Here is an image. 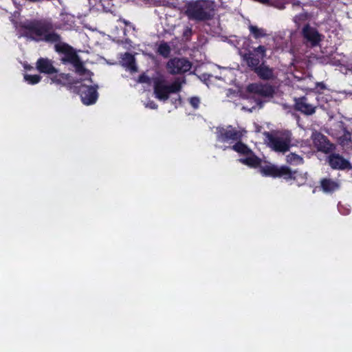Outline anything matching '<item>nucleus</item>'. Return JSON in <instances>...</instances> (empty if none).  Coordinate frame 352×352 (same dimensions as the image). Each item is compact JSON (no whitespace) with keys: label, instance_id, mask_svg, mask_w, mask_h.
<instances>
[{"label":"nucleus","instance_id":"4468645a","mask_svg":"<svg viewBox=\"0 0 352 352\" xmlns=\"http://www.w3.org/2000/svg\"><path fill=\"white\" fill-rule=\"evenodd\" d=\"M248 91L265 98H272L275 93L274 88L270 84L252 83L248 85Z\"/></svg>","mask_w":352,"mask_h":352},{"label":"nucleus","instance_id":"5701e85b","mask_svg":"<svg viewBox=\"0 0 352 352\" xmlns=\"http://www.w3.org/2000/svg\"><path fill=\"white\" fill-rule=\"evenodd\" d=\"M249 30L251 34H252L253 37L256 39L265 37L266 36L265 30L263 28H259L256 25H250Z\"/></svg>","mask_w":352,"mask_h":352},{"label":"nucleus","instance_id":"2f4dec72","mask_svg":"<svg viewBox=\"0 0 352 352\" xmlns=\"http://www.w3.org/2000/svg\"><path fill=\"white\" fill-rule=\"evenodd\" d=\"M256 103H257L258 105H260V107H262V105H263V102H262L261 100L257 101V102H256Z\"/></svg>","mask_w":352,"mask_h":352},{"label":"nucleus","instance_id":"f3484780","mask_svg":"<svg viewBox=\"0 0 352 352\" xmlns=\"http://www.w3.org/2000/svg\"><path fill=\"white\" fill-rule=\"evenodd\" d=\"M252 72L263 80H270L275 78L273 68L265 65V63H262L261 65L256 67Z\"/></svg>","mask_w":352,"mask_h":352},{"label":"nucleus","instance_id":"f257e3e1","mask_svg":"<svg viewBox=\"0 0 352 352\" xmlns=\"http://www.w3.org/2000/svg\"><path fill=\"white\" fill-rule=\"evenodd\" d=\"M53 30L51 20L33 19L19 22L17 32L19 38L23 37L35 42L59 43L61 37Z\"/></svg>","mask_w":352,"mask_h":352},{"label":"nucleus","instance_id":"bb28decb","mask_svg":"<svg viewBox=\"0 0 352 352\" xmlns=\"http://www.w3.org/2000/svg\"><path fill=\"white\" fill-rule=\"evenodd\" d=\"M189 102L192 107H193L195 109H197L199 107L200 99L199 97L193 96L189 99Z\"/></svg>","mask_w":352,"mask_h":352},{"label":"nucleus","instance_id":"4be33fe9","mask_svg":"<svg viewBox=\"0 0 352 352\" xmlns=\"http://www.w3.org/2000/svg\"><path fill=\"white\" fill-rule=\"evenodd\" d=\"M286 162L289 165L298 166L304 163V160L299 155L291 153L286 156Z\"/></svg>","mask_w":352,"mask_h":352},{"label":"nucleus","instance_id":"aec40b11","mask_svg":"<svg viewBox=\"0 0 352 352\" xmlns=\"http://www.w3.org/2000/svg\"><path fill=\"white\" fill-rule=\"evenodd\" d=\"M123 65L131 72H136L135 59L133 55L126 52L122 58Z\"/></svg>","mask_w":352,"mask_h":352},{"label":"nucleus","instance_id":"1a4fd4ad","mask_svg":"<svg viewBox=\"0 0 352 352\" xmlns=\"http://www.w3.org/2000/svg\"><path fill=\"white\" fill-rule=\"evenodd\" d=\"M217 138L221 142H234L236 140H241L243 137L242 132L232 125H228L226 128H217Z\"/></svg>","mask_w":352,"mask_h":352},{"label":"nucleus","instance_id":"a878e982","mask_svg":"<svg viewBox=\"0 0 352 352\" xmlns=\"http://www.w3.org/2000/svg\"><path fill=\"white\" fill-rule=\"evenodd\" d=\"M24 79L30 85H35L38 83L41 80V76L38 74L31 75L25 74Z\"/></svg>","mask_w":352,"mask_h":352},{"label":"nucleus","instance_id":"dca6fc26","mask_svg":"<svg viewBox=\"0 0 352 352\" xmlns=\"http://www.w3.org/2000/svg\"><path fill=\"white\" fill-rule=\"evenodd\" d=\"M328 162L333 169L345 170L352 168L347 160L337 153L331 154L328 157Z\"/></svg>","mask_w":352,"mask_h":352},{"label":"nucleus","instance_id":"c756f323","mask_svg":"<svg viewBox=\"0 0 352 352\" xmlns=\"http://www.w3.org/2000/svg\"><path fill=\"white\" fill-rule=\"evenodd\" d=\"M146 107H148L151 109H157L158 107V105L153 100H149L146 103Z\"/></svg>","mask_w":352,"mask_h":352},{"label":"nucleus","instance_id":"9d476101","mask_svg":"<svg viewBox=\"0 0 352 352\" xmlns=\"http://www.w3.org/2000/svg\"><path fill=\"white\" fill-rule=\"evenodd\" d=\"M167 69L171 74H184L192 67V63L184 58H173L167 63Z\"/></svg>","mask_w":352,"mask_h":352},{"label":"nucleus","instance_id":"f03ea898","mask_svg":"<svg viewBox=\"0 0 352 352\" xmlns=\"http://www.w3.org/2000/svg\"><path fill=\"white\" fill-rule=\"evenodd\" d=\"M239 161L250 168H259L261 173L265 177L281 178L286 182H291L297 179L298 171L292 170L286 165L278 166L271 163L261 165L262 160L258 157L253 151L248 153L246 157L241 158Z\"/></svg>","mask_w":352,"mask_h":352},{"label":"nucleus","instance_id":"6ab92c4d","mask_svg":"<svg viewBox=\"0 0 352 352\" xmlns=\"http://www.w3.org/2000/svg\"><path fill=\"white\" fill-rule=\"evenodd\" d=\"M320 183L321 189L326 193H333L340 188V184L332 179L323 178Z\"/></svg>","mask_w":352,"mask_h":352},{"label":"nucleus","instance_id":"393cba45","mask_svg":"<svg viewBox=\"0 0 352 352\" xmlns=\"http://www.w3.org/2000/svg\"><path fill=\"white\" fill-rule=\"evenodd\" d=\"M308 14L307 12L300 13L294 17V22L296 26L299 28L301 23L306 21L308 19Z\"/></svg>","mask_w":352,"mask_h":352},{"label":"nucleus","instance_id":"423d86ee","mask_svg":"<svg viewBox=\"0 0 352 352\" xmlns=\"http://www.w3.org/2000/svg\"><path fill=\"white\" fill-rule=\"evenodd\" d=\"M266 51L267 49L264 45L254 47L252 50H248L242 55L243 60L250 70L253 71L262 63H265L264 58L266 56Z\"/></svg>","mask_w":352,"mask_h":352},{"label":"nucleus","instance_id":"b1692460","mask_svg":"<svg viewBox=\"0 0 352 352\" xmlns=\"http://www.w3.org/2000/svg\"><path fill=\"white\" fill-rule=\"evenodd\" d=\"M157 52L163 57L168 58L170 54V47L167 43L163 42L160 44Z\"/></svg>","mask_w":352,"mask_h":352},{"label":"nucleus","instance_id":"a211bd4d","mask_svg":"<svg viewBox=\"0 0 352 352\" xmlns=\"http://www.w3.org/2000/svg\"><path fill=\"white\" fill-rule=\"evenodd\" d=\"M36 69L43 74H54L57 73V69L53 65L52 61L48 58H40L37 60Z\"/></svg>","mask_w":352,"mask_h":352},{"label":"nucleus","instance_id":"7ed1b4c3","mask_svg":"<svg viewBox=\"0 0 352 352\" xmlns=\"http://www.w3.org/2000/svg\"><path fill=\"white\" fill-rule=\"evenodd\" d=\"M55 50L59 54H63L60 59L63 64L69 63L74 66L77 74L79 75L85 74L87 70L79 56L71 45L65 43H57L55 45Z\"/></svg>","mask_w":352,"mask_h":352},{"label":"nucleus","instance_id":"412c9836","mask_svg":"<svg viewBox=\"0 0 352 352\" xmlns=\"http://www.w3.org/2000/svg\"><path fill=\"white\" fill-rule=\"evenodd\" d=\"M235 152L243 154V155H248V153H252V149L250 148L245 144L241 142V140H236L235 144L231 148Z\"/></svg>","mask_w":352,"mask_h":352},{"label":"nucleus","instance_id":"9b49d317","mask_svg":"<svg viewBox=\"0 0 352 352\" xmlns=\"http://www.w3.org/2000/svg\"><path fill=\"white\" fill-rule=\"evenodd\" d=\"M311 138L314 146L319 151L329 153L335 148L334 145L331 143L328 138L320 132H313Z\"/></svg>","mask_w":352,"mask_h":352},{"label":"nucleus","instance_id":"7c9ffc66","mask_svg":"<svg viewBox=\"0 0 352 352\" xmlns=\"http://www.w3.org/2000/svg\"><path fill=\"white\" fill-rule=\"evenodd\" d=\"M316 88H319L320 90H324L326 89V85L324 82H317L316 83Z\"/></svg>","mask_w":352,"mask_h":352},{"label":"nucleus","instance_id":"c85d7f7f","mask_svg":"<svg viewBox=\"0 0 352 352\" xmlns=\"http://www.w3.org/2000/svg\"><path fill=\"white\" fill-rule=\"evenodd\" d=\"M138 80L140 82L149 83L151 79L147 75L142 74L139 76Z\"/></svg>","mask_w":352,"mask_h":352},{"label":"nucleus","instance_id":"20e7f679","mask_svg":"<svg viewBox=\"0 0 352 352\" xmlns=\"http://www.w3.org/2000/svg\"><path fill=\"white\" fill-rule=\"evenodd\" d=\"M182 89V83L176 80L168 85L163 76H158L153 79V93L156 98L165 102L168 100L170 94L178 93Z\"/></svg>","mask_w":352,"mask_h":352},{"label":"nucleus","instance_id":"2eb2a0df","mask_svg":"<svg viewBox=\"0 0 352 352\" xmlns=\"http://www.w3.org/2000/svg\"><path fill=\"white\" fill-rule=\"evenodd\" d=\"M294 108L296 111L306 116L313 115L316 110V107L309 104L305 96L295 98Z\"/></svg>","mask_w":352,"mask_h":352},{"label":"nucleus","instance_id":"6e6552de","mask_svg":"<svg viewBox=\"0 0 352 352\" xmlns=\"http://www.w3.org/2000/svg\"><path fill=\"white\" fill-rule=\"evenodd\" d=\"M263 135L265 136L267 145L274 151L285 153L289 150L291 145L289 138L275 135L269 131H265Z\"/></svg>","mask_w":352,"mask_h":352},{"label":"nucleus","instance_id":"f8f14e48","mask_svg":"<svg viewBox=\"0 0 352 352\" xmlns=\"http://www.w3.org/2000/svg\"><path fill=\"white\" fill-rule=\"evenodd\" d=\"M301 34L305 42L312 47L318 45L322 41V35L318 32L316 28L311 27L309 23L304 25Z\"/></svg>","mask_w":352,"mask_h":352},{"label":"nucleus","instance_id":"39448f33","mask_svg":"<svg viewBox=\"0 0 352 352\" xmlns=\"http://www.w3.org/2000/svg\"><path fill=\"white\" fill-rule=\"evenodd\" d=\"M204 1H196L188 3L186 6V14L189 19L197 21L211 20L214 15V9L207 11Z\"/></svg>","mask_w":352,"mask_h":352},{"label":"nucleus","instance_id":"0eeeda50","mask_svg":"<svg viewBox=\"0 0 352 352\" xmlns=\"http://www.w3.org/2000/svg\"><path fill=\"white\" fill-rule=\"evenodd\" d=\"M98 85H86L80 84L74 87V92L80 96L82 102L85 105H91L96 102L98 98Z\"/></svg>","mask_w":352,"mask_h":352},{"label":"nucleus","instance_id":"ddd939ff","mask_svg":"<svg viewBox=\"0 0 352 352\" xmlns=\"http://www.w3.org/2000/svg\"><path fill=\"white\" fill-rule=\"evenodd\" d=\"M50 78L51 83L66 87L68 90H73L74 87L79 82L78 79L73 78L69 74L54 73Z\"/></svg>","mask_w":352,"mask_h":352},{"label":"nucleus","instance_id":"cd10ccee","mask_svg":"<svg viewBox=\"0 0 352 352\" xmlns=\"http://www.w3.org/2000/svg\"><path fill=\"white\" fill-rule=\"evenodd\" d=\"M192 34V30L191 28L186 27L183 32V36L186 39V41H189Z\"/></svg>","mask_w":352,"mask_h":352}]
</instances>
